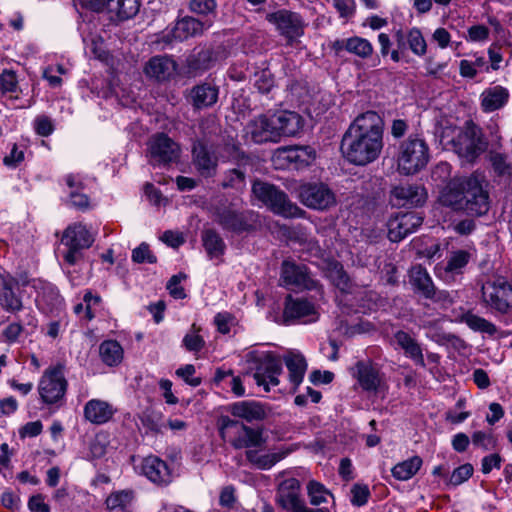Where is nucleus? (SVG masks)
<instances>
[{
	"instance_id": "obj_28",
	"label": "nucleus",
	"mask_w": 512,
	"mask_h": 512,
	"mask_svg": "<svg viewBox=\"0 0 512 512\" xmlns=\"http://www.w3.org/2000/svg\"><path fill=\"white\" fill-rule=\"evenodd\" d=\"M177 63L167 55L153 56L144 67V73L158 82L170 80L176 73Z\"/></svg>"
},
{
	"instance_id": "obj_16",
	"label": "nucleus",
	"mask_w": 512,
	"mask_h": 512,
	"mask_svg": "<svg viewBox=\"0 0 512 512\" xmlns=\"http://www.w3.org/2000/svg\"><path fill=\"white\" fill-rule=\"evenodd\" d=\"M266 20L275 25L276 29L286 38L288 43H292L304 34V22L302 17L289 10H278L266 15Z\"/></svg>"
},
{
	"instance_id": "obj_41",
	"label": "nucleus",
	"mask_w": 512,
	"mask_h": 512,
	"mask_svg": "<svg viewBox=\"0 0 512 512\" xmlns=\"http://www.w3.org/2000/svg\"><path fill=\"white\" fill-rule=\"evenodd\" d=\"M221 151L223 158L233 161L238 165H245L250 160L249 156L241 149L240 143L232 137L224 140Z\"/></svg>"
},
{
	"instance_id": "obj_34",
	"label": "nucleus",
	"mask_w": 512,
	"mask_h": 512,
	"mask_svg": "<svg viewBox=\"0 0 512 512\" xmlns=\"http://www.w3.org/2000/svg\"><path fill=\"white\" fill-rule=\"evenodd\" d=\"M481 106L485 112H493L502 108L509 99V91L502 86L486 89L482 95Z\"/></svg>"
},
{
	"instance_id": "obj_55",
	"label": "nucleus",
	"mask_w": 512,
	"mask_h": 512,
	"mask_svg": "<svg viewBox=\"0 0 512 512\" xmlns=\"http://www.w3.org/2000/svg\"><path fill=\"white\" fill-rule=\"evenodd\" d=\"M255 87L260 93L267 94L274 87V78L268 70H263L255 75Z\"/></svg>"
},
{
	"instance_id": "obj_8",
	"label": "nucleus",
	"mask_w": 512,
	"mask_h": 512,
	"mask_svg": "<svg viewBox=\"0 0 512 512\" xmlns=\"http://www.w3.org/2000/svg\"><path fill=\"white\" fill-rule=\"evenodd\" d=\"M61 242L67 247L63 255L65 262L75 265L83 258V250L92 246L94 237L86 226L77 223L64 230Z\"/></svg>"
},
{
	"instance_id": "obj_47",
	"label": "nucleus",
	"mask_w": 512,
	"mask_h": 512,
	"mask_svg": "<svg viewBox=\"0 0 512 512\" xmlns=\"http://www.w3.org/2000/svg\"><path fill=\"white\" fill-rule=\"evenodd\" d=\"M246 185V172L240 168L227 170L221 183L223 188L241 190Z\"/></svg>"
},
{
	"instance_id": "obj_45",
	"label": "nucleus",
	"mask_w": 512,
	"mask_h": 512,
	"mask_svg": "<svg viewBox=\"0 0 512 512\" xmlns=\"http://www.w3.org/2000/svg\"><path fill=\"white\" fill-rule=\"evenodd\" d=\"M373 51V46L367 39L358 36L348 38L347 52L366 59L373 54Z\"/></svg>"
},
{
	"instance_id": "obj_38",
	"label": "nucleus",
	"mask_w": 512,
	"mask_h": 512,
	"mask_svg": "<svg viewBox=\"0 0 512 512\" xmlns=\"http://www.w3.org/2000/svg\"><path fill=\"white\" fill-rule=\"evenodd\" d=\"M287 454L286 451H280L261 455L256 450H247L245 453L247 460L261 470L270 469L284 459Z\"/></svg>"
},
{
	"instance_id": "obj_59",
	"label": "nucleus",
	"mask_w": 512,
	"mask_h": 512,
	"mask_svg": "<svg viewBox=\"0 0 512 512\" xmlns=\"http://www.w3.org/2000/svg\"><path fill=\"white\" fill-rule=\"evenodd\" d=\"M183 346L190 352H199L205 346V340L196 331L187 333L183 338Z\"/></svg>"
},
{
	"instance_id": "obj_25",
	"label": "nucleus",
	"mask_w": 512,
	"mask_h": 512,
	"mask_svg": "<svg viewBox=\"0 0 512 512\" xmlns=\"http://www.w3.org/2000/svg\"><path fill=\"white\" fill-rule=\"evenodd\" d=\"M228 411L237 419L248 423L263 421L270 414V409L263 403L254 400H244L232 403Z\"/></svg>"
},
{
	"instance_id": "obj_63",
	"label": "nucleus",
	"mask_w": 512,
	"mask_h": 512,
	"mask_svg": "<svg viewBox=\"0 0 512 512\" xmlns=\"http://www.w3.org/2000/svg\"><path fill=\"white\" fill-rule=\"evenodd\" d=\"M24 160V152L18 150L16 144L13 145L9 155H6L3 159L4 165L11 168H16Z\"/></svg>"
},
{
	"instance_id": "obj_57",
	"label": "nucleus",
	"mask_w": 512,
	"mask_h": 512,
	"mask_svg": "<svg viewBox=\"0 0 512 512\" xmlns=\"http://www.w3.org/2000/svg\"><path fill=\"white\" fill-rule=\"evenodd\" d=\"M132 260L136 263L148 262L153 264L156 263L157 258L151 253L148 244L141 243L132 251Z\"/></svg>"
},
{
	"instance_id": "obj_5",
	"label": "nucleus",
	"mask_w": 512,
	"mask_h": 512,
	"mask_svg": "<svg viewBox=\"0 0 512 512\" xmlns=\"http://www.w3.org/2000/svg\"><path fill=\"white\" fill-rule=\"evenodd\" d=\"M217 427L220 437L235 449L260 447L264 443L261 428H252L238 419L222 415L218 418Z\"/></svg>"
},
{
	"instance_id": "obj_56",
	"label": "nucleus",
	"mask_w": 512,
	"mask_h": 512,
	"mask_svg": "<svg viewBox=\"0 0 512 512\" xmlns=\"http://www.w3.org/2000/svg\"><path fill=\"white\" fill-rule=\"evenodd\" d=\"M351 495V503L354 506L361 507L367 503L370 491L367 485L354 484L351 488Z\"/></svg>"
},
{
	"instance_id": "obj_10",
	"label": "nucleus",
	"mask_w": 512,
	"mask_h": 512,
	"mask_svg": "<svg viewBox=\"0 0 512 512\" xmlns=\"http://www.w3.org/2000/svg\"><path fill=\"white\" fill-rule=\"evenodd\" d=\"M148 163L154 167H166L180 157V146L165 133H157L147 143Z\"/></svg>"
},
{
	"instance_id": "obj_20",
	"label": "nucleus",
	"mask_w": 512,
	"mask_h": 512,
	"mask_svg": "<svg viewBox=\"0 0 512 512\" xmlns=\"http://www.w3.org/2000/svg\"><path fill=\"white\" fill-rule=\"evenodd\" d=\"M281 280L288 286L314 290L320 288L318 281L313 279L305 265L285 260L281 265Z\"/></svg>"
},
{
	"instance_id": "obj_49",
	"label": "nucleus",
	"mask_w": 512,
	"mask_h": 512,
	"mask_svg": "<svg viewBox=\"0 0 512 512\" xmlns=\"http://www.w3.org/2000/svg\"><path fill=\"white\" fill-rule=\"evenodd\" d=\"M213 61V51L211 49H202L197 54L188 59V66L192 70H206Z\"/></svg>"
},
{
	"instance_id": "obj_61",
	"label": "nucleus",
	"mask_w": 512,
	"mask_h": 512,
	"mask_svg": "<svg viewBox=\"0 0 512 512\" xmlns=\"http://www.w3.org/2000/svg\"><path fill=\"white\" fill-rule=\"evenodd\" d=\"M195 374V367L192 364H187L183 367H180L176 370V375L183 378L186 383L189 385L196 387L200 385V378H191Z\"/></svg>"
},
{
	"instance_id": "obj_37",
	"label": "nucleus",
	"mask_w": 512,
	"mask_h": 512,
	"mask_svg": "<svg viewBox=\"0 0 512 512\" xmlns=\"http://www.w3.org/2000/svg\"><path fill=\"white\" fill-rule=\"evenodd\" d=\"M203 247L210 259L220 258L224 255L226 244L215 229H205L201 235Z\"/></svg>"
},
{
	"instance_id": "obj_12",
	"label": "nucleus",
	"mask_w": 512,
	"mask_h": 512,
	"mask_svg": "<svg viewBox=\"0 0 512 512\" xmlns=\"http://www.w3.org/2000/svg\"><path fill=\"white\" fill-rule=\"evenodd\" d=\"M481 292L483 301L497 312L505 314L512 309V284L505 278L485 282Z\"/></svg>"
},
{
	"instance_id": "obj_58",
	"label": "nucleus",
	"mask_w": 512,
	"mask_h": 512,
	"mask_svg": "<svg viewBox=\"0 0 512 512\" xmlns=\"http://www.w3.org/2000/svg\"><path fill=\"white\" fill-rule=\"evenodd\" d=\"M186 279L184 273L173 275L167 283L166 288L169 290L170 295L175 299H183L186 297L183 287L180 285L181 281Z\"/></svg>"
},
{
	"instance_id": "obj_9",
	"label": "nucleus",
	"mask_w": 512,
	"mask_h": 512,
	"mask_svg": "<svg viewBox=\"0 0 512 512\" xmlns=\"http://www.w3.org/2000/svg\"><path fill=\"white\" fill-rule=\"evenodd\" d=\"M450 143L458 156L468 162L474 161L486 148L479 128L472 122H467Z\"/></svg>"
},
{
	"instance_id": "obj_11",
	"label": "nucleus",
	"mask_w": 512,
	"mask_h": 512,
	"mask_svg": "<svg viewBox=\"0 0 512 512\" xmlns=\"http://www.w3.org/2000/svg\"><path fill=\"white\" fill-rule=\"evenodd\" d=\"M299 201L309 209L328 210L336 205V196L324 182H305L299 185Z\"/></svg>"
},
{
	"instance_id": "obj_48",
	"label": "nucleus",
	"mask_w": 512,
	"mask_h": 512,
	"mask_svg": "<svg viewBox=\"0 0 512 512\" xmlns=\"http://www.w3.org/2000/svg\"><path fill=\"white\" fill-rule=\"evenodd\" d=\"M407 42L411 51L417 56H423L427 51V44L418 28H412L407 33Z\"/></svg>"
},
{
	"instance_id": "obj_54",
	"label": "nucleus",
	"mask_w": 512,
	"mask_h": 512,
	"mask_svg": "<svg viewBox=\"0 0 512 512\" xmlns=\"http://www.w3.org/2000/svg\"><path fill=\"white\" fill-rule=\"evenodd\" d=\"M217 7L215 0H190L189 9L191 12L200 15H209L215 12Z\"/></svg>"
},
{
	"instance_id": "obj_43",
	"label": "nucleus",
	"mask_w": 512,
	"mask_h": 512,
	"mask_svg": "<svg viewBox=\"0 0 512 512\" xmlns=\"http://www.w3.org/2000/svg\"><path fill=\"white\" fill-rule=\"evenodd\" d=\"M470 260V254L465 250H457L449 256L444 272L447 275H458L463 272V269Z\"/></svg>"
},
{
	"instance_id": "obj_24",
	"label": "nucleus",
	"mask_w": 512,
	"mask_h": 512,
	"mask_svg": "<svg viewBox=\"0 0 512 512\" xmlns=\"http://www.w3.org/2000/svg\"><path fill=\"white\" fill-rule=\"evenodd\" d=\"M271 117L278 142L282 137L297 135L304 126V119L300 114L294 111H278L271 114Z\"/></svg>"
},
{
	"instance_id": "obj_64",
	"label": "nucleus",
	"mask_w": 512,
	"mask_h": 512,
	"mask_svg": "<svg viewBox=\"0 0 512 512\" xmlns=\"http://www.w3.org/2000/svg\"><path fill=\"white\" fill-rule=\"evenodd\" d=\"M28 507L32 512H50V507L44 502V496L37 494L28 501Z\"/></svg>"
},
{
	"instance_id": "obj_39",
	"label": "nucleus",
	"mask_w": 512,
	"mask_h": 512,
	"mask_svg": "<svg viewBox=\"0 0 512 512\" xmlns=\"http://www.w3.org/2000/svg\"><path fill=\"white\" fill-rule=\"evenodd\" d=\"M99 354L106 365L117 366L123 359V348L115 340H106L100 344Z\"/></svg>"
},
{
	"instance_id": "obj_33",
	"label": "nucleus",
	"mask_w": 512,
	"mask_h": 512,
	"mask_svg": "<svg viewBox=\"0 0 512 512\" xmlns=\"http://www.w3.org/2000/svg\"><path fill=\"white\" fill-rule=\"evenodd\" d=\"M283 360L289 371V380L293 384L294 391L302 383L307 370L305 357L297 351H288Z\"/></svg>"
},
{
	"instance_id": "obj_2",
	"label": "nucleus",
	"mask_w": 512,
	"mask_h": 512,
	"mask_svg": "<svg viewBox=\"0 0 512 512\" xmlns=\"http://www.w3.org/2000/svg\"><path fill=\"white\" fill-rule=\"evenodd\" d=\"M488 193L483 190L477 177L454 179L441 195L444 205L481 216L489 209Z\"/></svg>"
},
{
	"instance_id": "obj_21",
	"label": "nucleus",
	"mask_w": 512,
	"mask_h": 512,
	"mask_svg": "<svg viewBox=\"0 0 512 512\" xmlns=\"http://www.w3.org/2000/svg\"><path fill=\"white\" fill-rule=\"evenodd\" d=\"M192 162L197 172L205 177H213L217 173L218 156L212 147L202 140H195L192 145Z\"/></svg>"
},
{
	"instance_id": "obj_53",
	"label": "nucleus",
	"mask_w": 512,
	"mask_h": 512,
	"mask_svg": "<svg viewBox=\"0 0 512 512\" xmlns=\"http://www.w3.org/2000/svg\"><path fill=\"white\" fill-rule=\"evenodd\" d=\"M0 89L3 93H14L18 89V80L14 71L4 70L0 74Z\"/></svg>"
},
{
	"instance_id": "obj_42",
	"label": "nucleus",
	"mask_w": 512,
	"mask_h": 512,
	"mask_svg": "<svg viewBox=\"0 0 512 512\" xmlns=\"http://www.w3.org/2000/svg\"><path fill=\"white\" fill-rule=\"evenodd\" d=\"M461 322L465 323L475 332L486 333L488 335H494L497 332V328L492 322L472 313L471 311H468L461 316Z\"/></svg>"
},
{
	"instance_id": "obj_13",
	"label": "nucleus",
	"mask_w": 512,
	"mask_h": 512,
	"mask_svg": "<svg viewBox=\"0 0 512 512\" xmlns=\"http://www.w3.org/2000/svg\"><path fill=\"white\" fill-rule=\"evenodd\" d=\"M67 389L63 366L50 367L43 373L39 382V395L46 404H54L61 400Z\"/></svg>"
},
{
	"instance_id": "obj_22",
	"label": "nucleus",
	"mask_w": 512,
	"mask_h": 512,
	"mask_svg": "<svg viewBox=\"0 0 512 512\" xmlns=\"http://www.w3.org/2000/svg\"><path fill=\"white\" fill-rule=\"evenodd\" d=\"M423 223V217L416 212L397 215L388 222V237L392 242H399L413 233Z\"/></svg>"
},
{
	"instance_id": "obj_32",
	"label": "nucleus",
	"mask_w": 512,
	"mask_h": 512,
	"mask_svg": "<svg viewBox=\"0 0 512 512\" xmlns=\"http://www.w3.org/2000/svg\"><path fill=\"white\" fill-rule=\"evenodd\" d=\"M353 375L357 378L359 385L365 391L376 392L381 385L379 372L370 363L363 361L357 362Z\"/></svg>"
},
{
	"instance_id": "obj_6",
	"label": "nucleus",
	"mask_w": 512,
	"mask_h": 512,
	"mask_svg": "<svg viewBox=\"0 0 512 512\" xmlns=\"http://www.w3.org/2000/svg\"><path fill=\"white\" fill-rule=\"evenodd\" d=\"M396 160L401 174H416L424 169L430 160L428 144L418 135H410L399 144Z\"/></svg>"
},
{
	"instance_id": "obj_60",
	"label": "nucleus",
	"mask_w": 512,
	"mask_h": 512,
	"mask_svg": "<svg viewBox=\"0 0 512 512\" xmlns=\"http://www.w3.org/2000/svg\"><path fill=\"white\" fill-rule=\"evenodd\" d=\"M34 128L38 135L47 137L54 131L52 121L47 116H39L34 121Z\"/></svg>"
},
{
	"instance_id": "obj_15",
	"label": "nucleus",
	"mask_w": 512,
	"mask_h": 512,
	"mask_svg": "<svg viewBox=\"0 0 512 512\" xmlns=\"http://www.w3.org/2000/svg\"><path fill=\"white\" fill-rule=\"evenodd\" d=\"M83 6L95 12H107L111 18L123 21L135 16L140 7L139 0H80Z\"/></svg>"
},
{
	"instance_id": "obj_50",
	"label": "nucleus",
	"mask_w": 512,
	"mask_h": 512,
	"mask_svg": "<svg viewBox=\"0 0 512 512\" xmlns=\"http://www.w3.org/2000/svg\"><path fill=\"white\" fill-rule=\"evenodd\" d=\"M474 472V468L470 463H465L453 470L450 477L447 479V484L454 487L461 485L467 481Z\"/></svg>"
},
{
	"instance_id": "obj_1",
	"label": "nucleus",
	"mask_w": 512,
	"mask_h": 512,
	"mask_svg": "<svg viewBox=\"0 0 512 512\" xmlns=\"http://www.w3.org/2000/svg\"><path fill=\"white\" fill-rule=\"evenodd\" d=\"M384 120L375 111L358 115L343 134L340 149L343 157L356 166L376 161L384 146Z\"/></svg>"
},
{
	"instance_id": "obj_4",
	"label": "nucleus",
	"mask_w": 512,
	"mask_h": 512,
	"mask_svg": "<svg viewBox=\"0 0 512 512\" xmlns=\"http://www.w3.org/2000/svg\"><path fill=\"white\" fill-rule=\"evenodd\" d=\"M252 194L275 214L287 218H302L305 215V211L274 184L256 180L252 184Z\"/></svg>"
},
{
	"instance_id": "obj_26",
	"label": "nucleus",
	"mask_w": 512,
	"mask_h": 512,
	"mask_svg": "<svg viewBox=\"0 0 512 512\" xmlns=\"http://www.w3.org/2000/svg\"><path fill=\"white\" fill-rule=\"evenodd\" d=\"M247 135L254 143L278 142L271 115H259L246 125Z\"/></svg>"
},
{
	"instance_id": "obj_7",
	"label": "nucleus",
	"mask_w": 512,
	"mask_h": 512,
	"mask_svg": "<svg viewBox=\"0 0 512 512\" xmlns=\"http://www.w3.org/2000/svg\"><path fill=\"white\" fill-rule=\"evenodd\" d=\"M248 361L253 364V378L258 386H263L265 392L270 386L279 385L278 376L282 373V360L271 351L248 353Z\"/></svg>"
},
{
	"instance_id": "obj_17",
	"label": "nucleus",
	"mask_w": 512,
	"mask_h": 512,
	"mask_svg": "<svg viewBox=\"0 0 512 512\" xmlns=\"http://www.w3.org/2000/svg\"><path fill=\"white\" fill-rule=\"evenodd\" d=\"M276 159L282 161L287 168L303 170L312 165L316 159V151L311 146H285L276 150Z\"/></svg>"
},
{
	"instance_id": "obj_14",
	"label": "nucleus",
	"mask_w": 512,
	"mask_h": 512,
	"mask_svg": "<svg viewBox=\"0 0 512 512\" xmlns=\"http://www.w3.org/2000/svg\"><path fill=\"white\" fill-rule=\"evenodd\" d=\"M409 283L415 293L433 302H450L449 293L438 290L428 271L421 265H415L409 270Z\"/></svg>"
},
{
	"instance_id": "obj_52",
	"label": "nucleus",
	"mask_w": 512,
	"mask_h": 512,
	"mask_svg": "<svg viewBox=\"0 0 512 512\" xmlns=\"http://www.w3.org/2000/svg\"><path fill=\"white\" fill-rule=\"evenodd\" d=\"M330 276L334 285L341 290L342 292H348L350 289V279L347 273L344 271L343 267L339 264H336L332 269Z\"/></svg>"
},
{
	"instance_id": "obj_30",
	"label": "nucleus",
	"mask_w": 512,
	"mask_h": 512,
	"mask_svg": "<svg viewBox=\"0 0 512 512\" xmlns=\"http://www.w3.org/2000/svg\"><path fill=\"white\" fill-rule=\"evenodd\" d=\"M142 473L157 485H168L172 481V472L167 463L156 456L146 457L141 465Z\"/></svg>"
},
{
	"instance_id": "obj_18",
	"label": "nucleus",
	"mask_w": 512,
	"mask_h": 512,
	"mask_svg": "<svg viewBox=\"0 0 512 512\" xmlns=\"http://www.w3.org/2000/svg\"><path fill=\"white\" fill-rule=\"evenodd\" d=\"M211 26L210 21H200L191 16L179 19L174 27L161 37V42L171 44L173 41H184L190 37L202 35Z\"/></svg>"
},
{
	"instance_id": "obj_46",
	"label": "nucleus",
	"mask_w": 512,
	"mask_h": 512,
	"mask_svg": "<svg viewBox=\"0 0 512 512\" xmlns=\"http://www.w3.org/2000/svg\"><path fill=\"white\" fill-rule=\"evenodd\" d=\"M307 494L310 504L313 506H319L320 504L327 502L328 496L333 497V494L326 489L322 483L315 480L308 482Z\"/></svg>"
},
{
	"instance_id": "obj_40",
	"label": "nucleus",
	"mask_w": 512,
	"mask_h": 512,
	"mask_svg": "<svg viewBox=\"0 0 512 512\" xmlns=\"http://www.w3.org/2000/svg\"><path fill=\"white\" fill-rule=\"evenodd\" d=\"M422 459L419 456H414L403 462L396 464L392 468V475L400 481H406L412 478L420 469Z\"/></svg>"
},
{
	"instance_id": "obj_27",
	"label": "nucleus",
	"mask_w": 512,
	"mask_h": 512,
	"mask_svg": "<svg viewBox=\"0 0 512 512\" xmlns=\"http://www.w3.org/2000/svg\"><path fill=\"white\" fill-rule=\"evenodd\" d=\"M218 96V86L212 83L203 82L190 89L187 95V101L195 110H202L214 106L218 101Z\"/></svg>"
},
{
	"instance_id": "obj_29",
	"label": "nucleus",
	"mask_w": 512,
	"mask_h": 512,
	"mask_svg": "<svg viewBox=\"0 0 512 512\" xmlns=\"http://www.w3.org/2000/svg\"><path fill=\"white\" fill-rule=\"evenodd\" d=\"M18 281L10 275H0V306L7 312L17 313L23 309L20 295L16 293Z\"/></svg>"
},
{
	"instance_id": "obj_44",
	"label": "nucleus",
	"mask_w": 512,
	"mask_h": 512,
	"mask_svg": "<svg viewBox=\"0 0 512 512\" xmlns=\"http://www.w3.org/2000/svg\"><path fill=\"white\" fill-rule=\"evenodd\" d=\"M133 498L134 495L133 491L131 490H120L113 492L107 497L105 501L106 508L109 511H114L117 509L124 511L130 505Z\"/></svg>"
},
{
	"instance_id": "obj_36",
	"label": "nucleus",
	"mask_w": 512,
	"mask_h": 512,
	"mask_svg": "<svg viewBox=\"0 0 512 512\" xmlns=\"http://www.w3.org/2000/svg\"><path fill=\"white\" fill-rule=\"evenodd\" d=\"M394 338L396 343L404 350L407 357L418 365H425L422 349L414 338L405 331H397Z\"/></svg>"
},
{
	"instance_id": "obj_35",
	"label": "nucleus",
	"mask_w": 512,
	"mask_h": 512,
	"mask_svg": "<svg viewBox=\"0 0 512 512\" xmlns=\"http://www.w3.org/2000/svg\"><path fill=\"white\" fill-rule=\"evenodd\" d=\"M315 314L314 306L306 299H293L288 296L285 302L284 318L286 321L300 319Z\"/></svg>"
},
{
	"instance_id": "obj_51",
	"label": "nucleus",
	"mask_w": 512,
	"mask_h": 512,
	"mask_svg": "<svg viewBox=\"0 0 512 512\" xmlns=\"http://www.w3.org/2000/svg\"><path fill=\"white\" fill-rule=\"evenodd\" d=\"M200 133L202 135V141L206 143L209 141L214 135H217L220 132V126L213 116H208L201 120L199 124Z\"/></svg>"
},
{
	"instance_id": "obj_62",
	"label": "nucleus",
	"mask_w": 512,
	"mask_h": 512,
	"mask_svg": "<svg viewBox=\"0 0 512 512\" xmlns=\"http://www.w3.org/2000/svg\"><path fill=\"white\" fill-rule=\"evenodd\" d=\"M333 5L338 11L339 15L343 18H348L354 14V0H333Z\"/></svg>"
},
{
	"instance_id": "obj_23",
	"label": "nucleus",
	"mask_w": 512,
	"mask_h": 512,
	"mask_svg": "<svg viewBox=\"0 0 512 512\" xmlns=\"http://www.w3.org/2000/svg\"><path fill=\"white\" fill-rule=\"evenodd\" d=\"M277 504L289 512H297L305 502L300 498V482L296 478H288L280 482L276 494Z\"/></svg>"
},
{
	"instance_id": "obj_19",
	"label": "nucleus",
	"mask_w": 512,
	"mask_h": 512,
	"mask_svg": "<svg viewBox=\"0 0 512 512\" xmlns=\"http://www.w3.org/2000/svg\"><path fill=\"white\" fill-rule=\"evenodd\" d=\"M426 198L427 192L424 186L417 183H400L390 191V202L397 207L421 206Z\"/></svg>"
},
{
	"instance_id": "obj_3",
	"label": "nucleus",
	"mask_w": 512,
	"mask_h": 512,
	"mask_svg": "<svg viewBox=\"0 0 512 512\" xmlns=\"http://www.w3.org/2000/svg\"><path fill=\"white\" fill-rule=\"evenodd\" d=\"M212 218L223 230L236 234L250 232L259 224V215L253 210H240L236 203L220 200L211 207Z\"/></svg>"
},
{
	"instance_id": "obj_31",
	"label": "nucleus",
	"mask_w": 512,
	"mask_h": 512,
	"mask_svg": "<svg viewBox=\"0 0 512 512\" xmlns=\"http://www.w3.org/2000/svg\"><path fill=\"white\" fill-rule=\"evenodd\" d=\"M115 412L111 404L100 399L89 400L84 406L85 419L97 425L108 422Z\"/></svg>"
}]
</instances>
